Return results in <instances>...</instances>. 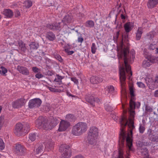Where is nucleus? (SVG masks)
I'll return each mask as SVG.
<instances>
[{"instance_id": "62", "label": "nucleus", "mask_w": 158, "mask_h": 158, "mask_svg": "<svg viewBox=\"0 0 158 158\" xmlns=\"http://www.w3.org/2000/svg\"><path fill=\"white\" fill-rule=\"evenodd\" d=\"M155 49V53L156 54H158V48L156 47Z\"/></svg>"}, {"instance_id": "39", "label": "nucleus", "mask_w": 158, "mask_h": 158, "mask_svg": "<svg viewBox=\"0 0 158 158\" xmlns=\"http://www.w3.org/2000/svg\"><path fill=\"white\" fill-rule=\"evenodd\" d=\"M5 147L4 143L3 140L0 138V150H3L4 149Z\"/></svg>"}, {"instance_id": "29", "label": "nucleus", "mask_w": 158, "mask_h": 158, "mask_svg": "<svg viewBox=\"0 0 158 158\" xmlns=\"http://www.w3.org/2000/svg\"><path fill=\"white\" fill-rule=\"evenodd\" d=\"M63 77L59 75H56V78L54 80L55 82L57 83V84L60 85L61 83V80L63 79Z\"/></svg>"}, {"instance_id": "31", "label": "nucleus", "mask_w": 158, "mask_h": 158, "mask_svg": "<svg viewBox=\"0 0 158 158\" xmlns=\"http://www.w3.org/2000/svg\"><path fill=\"white\" fill-rule=\"evenodd\" d=\"M44 149V146L42 145H40L38 147L36 148L35 151V154H38L41 153Z\"/></svg>"}, {"instance_id": "33", "label": "nucleus", "mask_w": 158, "mask_h": 158, "mask_svg": "<svg viewBox=\"0 0 158 158\" xmlns=\"http://www.w3.org/2000/svg\"><path fill=\"white\" fill-rule=\"evenodd\" d=\"M24 4L26 7L29 8L32 5V2L30 0L26 1L24 2Z\"/></svg>"}, {"instance_id": "24", "label": "nucleus", "mask_w": 158, "mask_h": 158, "mask_svg": "<svg viewBox=\"0 0 158 158\" xmlns=\"http://www.w3.org/2000/svg\"><path fill=\"white\" fill-rule=\"evenodd\" d=\"M18 44L21 50L23 52H25L26 50V48L25 44L23 43L22 40H20L19 41Z\"/></svg>"}, {"instance_id": "50", "label": "nucleus", "mask_w": 158, "mask_h": 158, "mask_svg": "<svg viewBox=\"0 0 158 158\" xmlns=\"http://www.w3.org/2000/svg\"><path fill=\"white\" fill-rule=\"evenodd\" d=\"M44 75L41 74L37 73L35 75V77L36 78L40 79L43 77Z\"/></svg>"}, {"instance_id": "5", "label": "nucleus", "mask_w": 158, "mask_h": 158, "mask_svg": "<svg viewBox=\"0 0 158 158\" xmlns=\"http://www.w3.org/2000/svg\"><path fill=\"white\" fill-rule=\"evenodd\" d=\"M98 135V129L95 126L91 127L89 131L88 140L91 144L96 143Z\"/></svg>"}, {"instance_id": "8", "label": "nucleus", "mask_w": 158, "mask_h": 158, "mask_svg": "<svg viewBox=\"0 0 158 158\" xmlns=\"http://www.w3.org/2000/svg\"><path fill=\"white\" fill-rule=\"evenodd\" d=\"M25 148L21 144H15L14 149V152L17 155H22L25 151Z\"/></svg>"}, {"instance_id": "28", "label": "nucleus", "mask_w": 158, "mask_h": 158, "mask_svg": "<svg viewBox=\"0 0 158 158\" xmlns=\"http://www.w3.org/2000/svg\"><path fill=\"white\" fill-rule=\"evenodd\" d=\"M29 45L30 48L33 49H37L39 46V44L35 42H31Z\"/></svg>"}, {"instance_id": "53", "label": "nucleus", "mask_w": 158, "mask_h": 158, "mask_svg": "<svg viewBox=\"0 0 158 158\" xmlns=\"http://www.w3.org/2000/svg\"><path fill=\"white\" fill-rule=\"evenodd\" d=\"M44 28L42 29L41 28H39L38 31H38L40 33H44V31H45Z\"/></svg>"}, {"instance_id": "45", "label": "nucleus", "mask_w": 158, "mask_h": 158, "mask_svg": "<svg viewBox=\"0 0 158 158\" xmlns=\"http://www.w3.org/2000/svg\"><path fill=\"white\" fill-rule=\"evenodd\" d=\"M74 117V116L71 114H67L66 116V118L69 120H71Z\"/></svg>"}, {"instance_id": "55", "label": "nucleus", "mask_w": 158, "mask_h": 158, "mask_svg": "<svg viewBox=\"0 0 158 158\" xmlns=\"http://www.w3.org/2000/svg\"><path fill=\"white\" fill-rule=\"evenodd\" d=\"M56 58L60 62L62 61V59L61 56H60L59 55H57L56 56Z\"/></svg>"}, {"instance_id": "25", "label": "nucleus", "mask_w": 158, "mask_h": 158, "mask_svg": "<svg viewBox=\"0 0 158 158\" xmlns=\"http://www.w3.org/2000/svg\"><path fill=\"white\" fill-rule=\"evenodd\" d=\"M156 34V32L154 31H152L148 33L146 35L147 39L151 40L152 39Z\"/></svg>"}, {"instance_id": "21", "label": "nucleus", "mask_w": 158, "mask_h": 158, "mask_svg": "<svg viewBox=\"0 0 158 158\" xmlns=\"http://www.w3.org/2000/svg\"><path fill=\"white\" fill-rule=\"evenodd\" d=\"M124 28L126 32L127 33L129 32L132 29L131 23L128 22L126 23L124 25Z\"/></svg>"}, {"instance_id": "64", "label": "nucleus", "mask_w": 158, "mask_h": 158, "mask_svg": "<svg viewBox=\"0 0 158 158\" xmlns=\"http://www.w3.org/2000/svg\"><path fill=\"white\" fill-rule=\"evenodd\" d=\"M121 18L122 19H125V16L123 14L121 15Z\"/></svg>"}, {"instance_id": "6", "label": "nucleus", "mask_w": 158, "mask_h": 158, "mask_svg": "<svg viewBox=\"0 0 158 158\" xmlns=\"http://www.w3.org/2000/svg\"><path fill=\"white\" fill-rule=\"evenodd\" d=\"M36 126L39 128L43 127L45 130H48L52 129L50 128V126H52L51 124L48 122V119L45 118L40 116L36 120L35 122Z\"/></svg>"}, {"instance_id": "54", "label": "nucleus", "mask_w": 158, "mask_h": 158, "mask_svg": "<svg viewBox=\"0 0 158 158\" xmlns=\"http://www.w3.org/2000/svg\"><path fill=\"white\" fill-rule=\"evenodd\" d=\"M81 34L80 33H77V36L78 37V39L77 40H83V38L81 37Z\"/></svg>"}, {"instance_id": "57", "label": "nucleus", "mask_w": 158, "mask_h": 158, "mask_svg": "<svg viewBox=\"0 0 158 158\" xmlns=\"http://www.w3.org/2000/svg\"><path fill=\"white\" fill-rule=\"evenodd\" d=\"M154 95L155 97H158V89L156 90L155 91Z\"/></svg>"}, {"instance_id": "38", "label": "nucleus", "mask_w": 158, "mask_h": 158, "mask_svg": "<svg viewBox=\"0 0 158 158\" xmlns=\"http://www.w3.org/2000/svg\"><path fill=\"white\" fill-rule=\"evenodd\" d=\"M145 130V127L144 125L141 124H139V132L141 133H143Z\"/></svg>"}, {"instance_id": "20", "label": "nucleus", "mask_w": 158, "mask_h": 158, "mask_svg": "<svg viewBox=\"0 0 158 158\" xmlns=\"http://www.w3.org/2000/svg\"><path fill=\"white\" fill-rule=\"evenodd\" d=\"M143 33V28L142 27H139L137 31L136 36L137 40H139Z\"/></svg>"}, {"instance_id": "1", "label": "nucleus", "mask_w": 158, "mask_h": 158, "mask_svg": "<svg viewBox=\"0 0 158 158\" xmlns=\"http://www.w3.org/2000/svg\"><path fill=\"white\" fill-rule=\"evenodd\" d=\"M117 45L118 56L119 64V78L121 86L123 85L126 79L125 70L128 79H132V73L130 65L128 64L129 58L127 56L129 52V40H114Z\"/></svg>"}, {"instance_id": "63", "label": "nucleus", "mask_w": 158, "mask_h": 158, "mask_svg": "<svg viewBox=\"0 0 158 158\" xmlns=\"http://www.w3.org/2000/svg\"><path fill=\"white\" fill-rule=\"evenodd\" d=\"M59 88L60 89H63L64 90V91H63V92H64V91H65V88L63 86H60V87H59Z\"/></svg>"}, {"instance_id": "15", "label": "nucleus", "mask_w": 158, "mask_h": 158, "mask_svg": "<svg viewBox=\"0 0 158 158\" xmlns=\"http://www.w3.org/2000/svg\"><path fill=\"white\" fill-rule=\"evenodd\" d=\"M155 58H151L150 60L146 59L144 60L142 63V66L143 67L146 68L149 67L151 65V62L154 63L156 62Z\"/></svg>"}, {"instance_id": "56", "label": "nucleus", "mask_w": 158, "mask_h": 158, "mask_svg": "<svg viewBox=\"0 0 158 158\" xmlns=\"http://www.w3.org/2000/svg\"><path fill=\"white\" fill-rule=\"evenodd\" d=\"M152 130L151 129H149L148 131V135L149 136H150L152 134Z\"/></svg>"}, {"instance_id": "13", "label": "nucleus", "mask_w": 158, "mask_h": 158, "mask_svg": "<svg viewBox=\"0 0 158 158\" xmlns=\"http://www.w3.org/2000/svg\"><path fill=\"white\" fill-rule=\"evenodd\" d=\"M85 99L87 102L94 106L95 105V103L96 102L99 103L100 102V100L98 98H94L93 96L90 95H86Z\"/></svg>"}, {"instance_id": "44", "label": "nucleus", "mask_w": 158, "mask_h": 158, "mask_svg": "<svg viewBox=\"0 0 158 158\" xmlns=\"http://www.w3.org/2000/svg\"><path fill=\"white\" fill-rule=\"evenodd\" d=\"M71 80L74 83L78 85L79 83V82L78 80L76 78L74 77H71Z\"/></svg>"}, {"instance_id": "36", "label": "nucleus", "mask_w": 158, "mask_h": 158, "mask_svg": "<svg viewBox=\"0 0 158 158\" xmlns=\"http://www.w3.org/2000/svg\"><path fill=\"white\" fill-rule=\"evenodd\" d=\"M145 80L146 83L147 84H148L152 81V78L149 75L146 76L145 78Z\"/></svg>"}, {"instance_id": "58", "label": "nucleus", "mask_w": 158, "mask_h": 158, "mask_svg": "<svg viewBox=\"0 0 158 158\" xmlns=\"http://www.w3.org/2000/svg\"><path fill=\"white\" fill-rule=\"evenodd\" d=\"M154 82L158 84V76L157 75L155 78Z\"/></svg>"}, {"instance_id": "51", "label": "nucleus", "mask_w": 158, "mask_h": 158, "mask_svg": "<svg viewBox=\"0 0 158 158\" xmlns=\"http://www.w3.org/2000/svg\"><path fill=\"white\" fill-rule=\"evenodd\" d=\"M105 108L106 110L108 111H110L112 110L110 106L106 105Z\"/></svg>"}, {"instance_id": "60", "label": "nucleus", "mask_w": 158, "mask_h": 158, "mask_svg": "<svg viewBox=\"0 0 158 158\" xmlns=\"http://www.w3.org/2000/svg\"><path fill=\"white\" fill-rule=\"evenodd\" d=\"M73 158H84L83 156L81 155H77Z\"/></svg>"}, {"instance_id": "41", "label": "nucleus", "mask_w": 158, "mask_h": 158, "mask_svg": "<svg viewBox=\"0 0 158 158\" xmlns=\"http://www.w3.org/2000/svg\"><path fill=\"white\" fill-rule=\"evenodd\" d=\"M145 110L147 112H152V108L148 105H146Z\"/></svg>"}, {"instance_id": "26", "label": "nucleus", "mask_w": 158, "mask_h": 158, "mask_svg": "<svg viewBox=\"0 0 158 158\" xmlns=\"http://www.w3.org/2000/svg\"><path fill=\"white\" fill-rule=\"evenodd\" d=\"M46 37L48 40H54L55 35L52 32H49L46 34Z\"/></svg>"}, {"instance_id": "48", "label": "nucleus", "mask_w": 158, "mask_h": 158, "mask_svg": "<svg viewBox=\"0 0 158 158\" xmlns=\"http://www.w3.org/2000/svg\"><path fill=\"white\" fill-rule=\"evenodd\" d=\"M65 52L69 55H71L74 53V52L73 51L68 50H67V49H65Z\"/></svg>"}, {"instance_id": "17", "label": "nucleus", "mask_w": 158, "mask_h": 158, "mask_svg": "<svg viewBox=\"0 0 158 158\" xmlns=\"http://www.w3.org/2000/svg\"><path fill=\"white\" fill-rule=\"evenodd\" d=\"M49 123L52 126H50V128H53L55 126H56L59 123V120L58 118L56 117H51L48 120Z\"/></svg>"}, {"instance_id": "59", "label": "nucleus", "mask_w": 158, "mask_h": 158, "mask_svg": "<svg viewBox=\"0 0 158 158\" xmlns=\"http://www.w3.org/2000/svg\"><path fill=\"white\" fill-rule=\"evenodd\" d=\"M20 12L18 11H16L15 13V15L16 17H18L20 15Z\"/></svg>"}, {"instance_id": "27", "label": "nucleus", "mask_w": 158, "mask_h": 158, "mask_svg": "<svg viewBox=\"0 0 158 158\" xmlns=\"http://www.w3.org/2000/svg\"><path fill=\"white\" fill-rule=\"evenodd\" d=\"M73 46L72 45H70L69 44H67L65 45L64 47V51H65L66 49H67V50H69L73 49V48L77 47V45L75 44H73Z\"/></svg>"}, {"instance_id": "9", "label": "nucleus", "mask_w": 158, "mask_h": 158, "mask_svg": "<svg viewBox=\"0 0 158 158\" xmlns=\"http://www.w3.org/2000/svg\"><path fill=\"white\" fill-rule=\"evenodd\" d=\"M41 103L42 101L40 99L34 98L30 100L28 103V106L30 108L38 107L40 106Z\"/></svg>"}, {"instance_id": "7", "label": "nucleus", "mask_w": 158, "mask_h": 158, "mask_svg": "<svg viewBox=\"0 0 158 158\" xmlns=\"http://www.w3.org/2000/svg\"><path fill=\"white\" fill-rule=\"evenodd\" d=\"M60 152H62L60 158H70L72 156L71 149L69 146L62 144L59 148Z\"/></svg>"}, {"instance_id": "49", "label": "nucleus", "mask_w": 158, "mask_h": 158, "mask_svg": "<svg viewBox=\"0 0 158 158\" xmlns=\"http://www.w3.org/2000/svg\"><path fill=\"white\" fill-rule=\"evenodd\" d=\"M152 141L154 142H158V136H156L153 138Z\"/></svg>"}, {"instance_id": "47", "label": "nucleus", "mask_w": 158, "mask_h": 158, "mask_svg": "<svg viewBox=\"0 0 158 158\" xmlns=\"http://www.w3.org/2000/svg\"><path fill=\"white\" fill-rule=\"evenodd\" d=\"M32 70L35 73H38L39 71V69L36 67H33L32 68Z\"/></svg>"}, {"instance_id": "35", "label": "nucleus", "mask_w": 158, "mask_h": 158, "mask_svg": "<svg viewBox=\"0 0 158 158\" xmlns=\"http://www.w3.org/2000/svg\"><path fill=\"white\" fill-rule=\"evenodd\" d=\"M29 139L31 141H35L36 138V135L35 133H30L29 134Z\"/></svg>"}, {"instance_id": "40", "label": "nucleus", "mask_w": 158, "mask_h": 158, "mask_svg": "<svg viewBox=\"0 0 158 158\" xmlns=\"http://www.w3.org/2000/svg\"><path fill=\"white\" fill-rule=\"evenodd\" d=\"M91 52L93 54L95 53L96 50L97 49V47L95 44L93 43L92 44V45L91 47Z\"/></svg>"}, {"instance_id": "52", "label": "nucleus", "mask_w": 158, "mask_h": 158, "mask_svg": "<svg viewBox=\"0 0 158 158\" xmlns=\"http://www.w3.org/2000/svg\"><path fill=\"white\" fill-rule=\"evenodd\" d=\"M67 95L69 97H75V96L71 94L67 90L66 92Z\"/></svg>"}, {"instance_id": "12", "label": "nucleus", "mask_w": 158, "mask_h": 158, "mask_svg": "<svg viewBox=\"0 0 158 158\" xmlns=\"http://www.w3.org/2000/svg\"><path fill=\"white\" fill-rule=\"evenodd\" d=\"M26 102L25 99L21 98L17 100L12 104V106L15 108H19L24 106Z\"/></svg>"}, {"instance_id": "34", "label": "nucleus", "mask_w": 158, "mask_h": 158, "mask_svg": "<svg viewBox=\"0 0 158 158\" xmlns=\"http://www.w3.org/2000/svg\"><path fill=\"white\" fill-rule=\"evenodd\" d=\"M7 72L6 69L3 66H1L0 68V74L3 75H5V74Z\"/></svg>"}, {"instance_id": "42", "label": "nucleus", "mask_w": 158, "mask_h": 158, "mask_svg": "<svg viewBox=\"0 0 158 158\" xmlns=\"http://www.w3.org/2000/svg\"><path fill=\"white\" fill-rule=\"evenodd\" d=\"M137 84L138 86L140 88H144L145 87L144 84L141 82H137Z\"/></svg>"}, {"instance_id": "4", "label": "nucleus", "mask_w": 158, "mask_h": 158, "mask_svg": "<svg viewBox=\"0 0 158 158\" xmlns=\"http://www.w3.org/2000/svg\"><path fill=\"white\" fill-rule=\"evenodd\" d=\"M87 124L84 122H79L74 126L72 129V133L76 136L81 135L87 130Z\"/></svg>"}, {"instance_id": "11", "label": "nucleus", "mask_w": 158, "mask_h": 158, "mask_svg": "<svg viewBox=\"0 0 158 158\" xmlns=\"http://www.w3.org/2000/svg\"><path fill=\"white\" fill-rule=\"evenodd\" d=\"M70 125L69 122L65 120H62L60 121L58 131L60 132L65 131Z\"/></svg>"}, {"instance_id": "16", "label": "nucleus", "mask_w": 158, "mask_h": 158, "mask_svg": "<svg viewBox=\"0 0 158 158\" xmlns=\"http://www.w3.org/2000/svg\"><path fill=\"white\" fill-rule=\"evenodd\" d=\"M2 13L6 18H11L13 16V11L9 9H4Z\"/></svg>"}, {"instance_id": "19", "label": "nucleus", "mask_w": 158, "mask_h": 158, "mask_svg": "<svg viewBox=\"0 0 158 158\" xmlns=\"http://www.w3.org/2000/svg\"><path fill=\"white\" fill-rule=\"evenodd\" d=\"M90 81L92 84H95L101 82L102 79V78L98 77L92 76L90 78Z\"/></svg>"}, {"instance_id": "18", "label": "nucleus", "mask_w": 158, "mask_h": 158, "mask_svg": "<svg viewBox=\"0 0 158 158\" xmlns=\"http://www.w3.org/2000/svg\"><path fill=\"white\" fill-rule=\"evenodd\" d=\"M158 4V0H148L147 6L148 8L152 9L155 7Z\"/></svg>"}, {"instance_id": "2", "label": "nucleus", "mask_w": 158, "mask_h": 158, "mask_svg": "<svg viewBox=\"0 0 158 158\" xmlns=\"http://www.w3.org/2000/svg\"><path fill=\"white\" fill-rule=\"evenodd\" d=\"M130 94L131 99L130 102V108L129 109V112L130 115L127 120V117L125 115L123 116L120 119L119 122L120 124L121 128L119 134V141L121 144L123 145L124 142L126 139L127 146L128 147L129 150H131L132 145V141L129 135L126 137V134L124 131V128L128 124V126L130 128V132L131 134L132 133V130L135 128L134 125V118L135 111V102L134 101L135 98V94L134 88L133 87H130L129 88Z\"/></svg>"}, {"instance_id": "61", "label": "nucleus", "mask_w": 158, "mask_h": 158, "mask_svg": "<svg viewBox=\"0 0 158 158\" xmlns=\"http://www.w3.org/2000/svg\"><path fill=\"white\" fill-rule=\"evenodd\" d=\"M135 58V55L133 54V53H132V57H131L130 58V60L131 61V60H133Z\"/></svg>"}, {"instance_id": "30", "label": "nucleus", "mask_w": 158, "mask_h": 158, "mask_svg": "<svg viewBox=\"0 0 158 158\" xmlns=\"http://www.w3.org/2000/svg\"><path fill=\"white\" fill-rule=\"evenodd\" d=\"M142 154L144 156L145 158H148L149 157L148 150L146 148L141 149Z\"/></svg>"}, {"instance_id": "10", "label": "nucleus", "mask_w": 158, "mask_h": 158, "mask_svg": "<svg viewBox=\"0 0 158 158\" xmlns=\"http://www.w3.org/2000/svg\"><path fill=\"white\" fill-rule=\"evenodd\" d=\"M14 132L17 136H19L22 135L23 132V124L20 123L17 124L14 130Z\"/></svg>"}, {"instance_id": "46", "label": "nucleus", "mask_w": 158, "mask_h": 158, "mask_svg": "<svg viewBox=\"0 0 158 158\" xmlns=\"http://www.w3.org/2000/svg\"><path fill=\"white\" fill-rule=\"evenodd\" d=\"M156 45L155 44H150L149 46V49L152 50H154L155 49Z\"/></svg>"}, {"instance_id": "43", "label": "nucleus", "mask_w": 158, "mask_h": 158, "mask_svg": "<svg viewBox=\"0 0 158 158\" xmlns=\"http://www.w3.org/2000/svg\"><path fill=\"white\" fill-rule=\"evenodd\" d=\"M120 34V31H118L114 33L113 35L114 40H117Z\"/></svg>"}, {"instance_id": "37", "label": "nucleus", "mask_w": 158, "mask_h": 158, "mask_svg": "<svg viewBox=\"0 0 158 158\" xmlns=\"http://www.w3.org/2000/svg\"><path fill=\"white\" fill-rule=\"evenodd\" d=\"M108 89L109 93L112 94L115 91L114 87L113 86L110 85L108 87Z\"/></svg>"}, {"instance_id": "32", "label": "nucleus", "mask_w": 158, "mask_h": 158, "mask_svg": "<svg viewBox=\"0 0 158 158\" xmlns=\"http://www.w3.org/2000/svg\"><path fill=\"white\" fill-rule=\"evenodd\" d=\"M48 89L50 90L51 91L53 92H63L64 91L63 89H55V88H52L51 87H48Z\"/></svg>"}, {"instance_id": "22", "label": "nucleus", "mask_w": 158, "mask_h": 158, "mask_svg": "<svg viewBox=\"0 0 158 158\" xmlns=\"http://www.w3.org/2000/svg\"><path fill=\"white\" fill-rule=\"evenodd\" d=\"M54 145V142L51 140L48 141L46 142L45 143V148L48 150V151L52 148Z\"/></svg>"}, {"instance_id": "3", "label": "nucleus", "mask_w": 158, "mask_h": 158, "mask_svg": "<svg viewBox=\"0 0 158 158\" xmlns=\"http://www.w3.org/2000/svg\"><path fill=\"white\" fill-rule=\"evenodd\" d=\"M72 17L68 15L65 16L63 19L62 22L60 23H52L48 24L47 27L53 30L60 31L62 27L63 24H66L67 23L73 22Z\"/></svg>"}, {"instance_id": "14", "label": "nucleus", "mask_w": 158, "mask_h": 158, "mask_svg": "<svg viewBox=\"0 0 158 158\" xmlns=\"http://www.w3.org/2000/svg\"><path fill=\"white\" fill-rule=\"evenodd\" d=\"M17 69L20 73L24 75L27 76L30 74L29 69L26 67L18 65L17 67Z\"/></svg>"}, {"instance_id": "23", "label": "nucleus", "mask_w": 158, "mask_h": 158, "mask_svg": "<svg viewBox=\"0 0 158 158\" xmlns=\"http://www.w3.org/2000/svg\"><path fill=\"white\" fill-rule=\"evenodd\" d=\"M94 22L91 20L87 21L84 24V26L87 27L92 28L94 27Z\"/></svg>"}]
</instances>
